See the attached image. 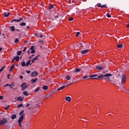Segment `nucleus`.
I'll use <instances>...</instances> for the list:
<instances>
[{"label":"nucleus","mask_w":129,"mask_h":129,"mask_svg":"<svg viewBox=\"0 0 129 129\" xmlns=\"http://www.w3.org/2000/svg\"><path fill=\"white\" fill-rule=\"evenodd\" d=\"M30 50H35V46H32L30 47Z\"/></svg>","instance_id":"4c0bfd02"},{"label":"nucleus","mask_w":129,"mask_h":129,"mask_svg":"<svg viewBox=\"0 0 129 129\" xmlns=\"http://www.w3.org/2000/svg\"><path fill=\"white\" fill-rule=\"evenodd\" d=\"M122 46H123V44L120 43L118 44L117 48H122Z\"/></svg>","instance_id":"c85d7f7f"},{"label":"nucleus","mask_w":129,"mask_h":129,"mask_svg":"<svg viewBox=\"0 0 129 129\" xmlns=\"http://www.w3.org/2000/svg\"><path fill=\"white\" fill-rule=\"evenodd\" d=\"M8 122V118H4L0 121V125H3Z\"/></svg>","instance_id":"f03ea898"},{"label":"nucleus","mask_w":129,"mask_h":129,"mask_svg":"<svg viewBox=\"0 0 129 129\" xmlns=\"http://www.w3.org/2000/svg\"><path fill=\"white\" fill-rule=\"evenodd\" d=\"M10 15H11V13L8 12V13H4V16L7 18L8 17H9V16H10Z\"/></svg>","instance_id":"a211bd4d"},{"label":"nucleus","mask_w":129,"mask_h":129,"mask_svg":"<svg viewBox=\"0 0 129 129\" xmlns=\"http://www.w3.org/2000/svg\"><path fill=\"white\" fill-rule=\"evenodd\" d=\"M9 86H10V88H13V87H14V86H15V85H14V83H12V84H10L9 85Z\"/></svg>","instance_id":"473e14b6"},{"label":"nucleus","mask_w":129,"mask_h":129,"mask_svg":"<svg viewBox=\"0 0 129 129\" xmlns=\"http://www.w3.org/2000/svg\"><path fill=\"white\" fill-rule=\"evenodd\" d=\"M86 45V44L84 42H82V43H80V47H82L85 46Z\"/></svg>","instance_id":"aec40b11"},{"label":"nucleus","mask_w":129,"mask_h":129,"mask_svg":"<svg viewBox=\"0 0 129 129\" xmlns=\"http://www.w3.org/2000/svg\"><path fill=\"white\" fill-rule=\"evenodd\" d=\"M88 51H89V49H85L84 50H82L81 51V53H82V54H86V53H87V52H88Z\"/></svg>","instance_id":"4468645a"},{"label":"nucleus","mask_w":129,"mask_h":129,"mask_svg":"<svg viewBox=\"0 0 129 129\" xmlns=\"http://www.w3.org/2000/svg\"><path fill=\"white\" fill-rule=\"evenodd\" d=\"M80 35V32H78L76 35V37H78Z\"/></svg>","instance_id":"a19ab883"},{"label":"nucleus","mask_w":129,"mask_h":129,"mask_svg":"<svg viewBox=\"0 0 129 129\" xmlns=\"http://www.w3.org/2000/svg\"><path fill=\"white\" fill-rule=\"evenodd\" d=\"M81 71V69H76L74 71L75 73H79Z\"/></svg>","instance_id":"f3484780"},{"label":"nucleus","mask_w":129,"mask_h":129,"mask_svg":"<svg viewBox=\"0 0 129 129\" xmlns=\"http://www.w3.org/2000/svg\"><path fill=\"white\" fill-rule=\"evenodd\" d=\"M29 65H32V63H31V59L28 60L26 63V66L28 67Z\"/></svg>","instance_id":"f8f14e48"},{"label":"nucleus","mask_w":129,"mask_h":129,"mask_svg":"<svg viewBox=\"0 0 129 129\" xmlns=\"http://www.w3.org/2000/svg\"><path fill=\"white\" fill-rule=\"evenodd\" d=\"M26 29H30V26H27Z\"/></svg>","instance_id":"e2e57ef3"},{"label":"nucleus","mask_w":129,"mask_h":129,"mask_svg":"<svg viewBox=\"0 0 129 129\" xmlns=\"http://www.w3.org/2000/svg\"><path fill=\"white\" fill-rule=\"evenodd\" d=\"M3 98H4V96H0V100H2V99H3Z\"/></svg>","instance_id":"8fccbe9b"},{"label":"nucleus","mask_w":129,"mask_h":129,"mask_svg":"<svg viewBox=\"0 0 129 129\" xmlns=\"http://www.w3.org/2000/svg\"><path fill=\"white\" fill-rule=\"evenodd\" d=\"M15 64H13L11 67H10L9 71L10 72H12V71H13V70H14V68H15Z\"/></svg>","instance_id":"2eb2a0df"},{"label":"nucleus","mask_w":129,"mask_h":129,"mask_svg":"<svg viewBox=\"0 0 129 129\" xmlns=\"http://www.w3.org/2000/svg\"><path fill=\"white\" fill-rule=\"evenodd\" d=\"M40 56H41V55L40 54H37V55L34 58V60H38V59H39V57H40Z\"/></svg>","instance_id":"a878e982"},{"label":"nucleus","mask_w":129,"mask_h":129,"mask_svg":"<svg viewBox=\"0 0 129 129\" xmlns=\"http://www.w3.org/2000/svg\"><path fill=\"white\" fill-rule=\"evenodd\" d=\"M90 78H92V77H97V75H91L89 76Z\"/></svg>","instance_id":"7c9ffc66"},{"label":"nucleus","mask_w":129,"mask_h":129,"mask_svg":"<svg viewBox=\"0 0 129 129\" xmlns=\"http://www.w3.org/2000/svg\"><path fill=\"white\" fill-rule=\"evenodd\" d=\"M2 50H3V48L0 47V52H1V51H2Z\"/></svg>","instance_id":"69168bd1"},{"label":"nucleus","mask_w":129,"mask_h":129,"mask_svg":"<svg viewBox=\"0 0 129 129\" xmlns=\"http://www.w3.org/2000/svg\"><path fill=\"white\" fill-rule=\"evenodd\" d=\"M87 77H88L87 76H85L83 78V79H85L87 78Z\"/></svg>","instance_id":"6e6d98bb"},{"label":"nucleus","mask_w":129,"mask_h":129,"mask_svg":"<svg viewBox=\"0 0 129 129\" xmlns=\"http://www.w3.org/2000/svg\"><path fill=\"white\" fill-rule=\"evenodd\" d=\"M42 89H43V90H47V89H48V86H43L42 87Z\"/></svg>","instance_id":"412c9836"},{"label":"nucleus","mask_w":129,"mask_h":129,"mask_svg":"<svg viewBox=\"0 0 129 129\" xmlns=\"http://www.w3.org/2000/svg\"><path fill=\"white\" fill-rule=\"evenodd\" d=\"M14 61H15V58H13V59L12 60V62L14 63Z\"/></svg>","instance_id":"052dcab7"},{"label":"nucleus","mask_w":129,"mask_h":129,"mask_svg":"<svg viewBox=\"0 0 129 129\" xmlns=\"http://www.w3.org/2000/svg\"><path fill=\"white\" fill-rule=\"evenodd\" d=\"M14 22H16V23H19L20 22H24V19L23 17L19 18V19H14L11 21V23H14Z\"/></svg>","instance_id":"7ed1b4c3"},{"label":"nucleus","mask_w":129,"mask_h":129,"mask_svg":"<svg viewBox=\"0 0 129 129\" xmlns=\"http://www.w3.org/2000/svg\"><path fill=\"white\" fill-rule=\"evenodd\" d=\"M98 8H101V9H102V8H107V6H106V5H101V4L100 3H98L97 4Z\"/></svg>","instance_id":"0eeeda50"},{"label":"nucleus","mask_w":129,"mask_h":129,"mask_svg":"<svg viewBox=\"0 0 129 129\" xmlns=\"http://www.w3.org/2000/svg\"><path fill=\"white\" fill-rule=\"evenodd\" d=\"M21 66H22V67H25V66H26V62L25 61H23V62L21 63Z\"/></svg>","instance_id":"cd10ccee"},{"label":"nucleus","mask_w":129,"mask_h":129,"mask_svg":"<svg viewBox=\"0 0 129 129\" xmlns=\"http://www.w3.org/2000/svg\"><path fill=\"white\" fill-rule=\"evenodd\" d=\"M69 21L71 22L72 21H73V18H69Z\"/></svg>","instance_id":"a18cd8bd"},{"label":"nucleus","mask_w":129,"mask_h":129,"mask_svg":"<svg viewBox=\"0 0 129 129\" xmlns=\"http://www.w3.org/2000/svg\"><path fill=\"white\" fill-rule=\"evenodd\" d=\"M39 37H40V38H43V35H40L39 36Z\"/></svg>","instance_id":"680f3d73"},{"label":"nucleus","mask_w":129,"mask_h":129,"mask_svg":"<svg viewBox=\"0 0 129 129\" xmlns=\"http://www.w3.org/2000/svg\"><path fill=\"white\" fill-rule=\"evenodd\" d=\"M66 101H68V102H70L71 101V97L70 96H68L66 97Z\"/></svg>","instance_id":"ddd939ff"},{"label":"nucleus","mask_w":129,"mask_h":129,"mask_svg":"<svg viewBox=\"0 0 129 129\" xmlns=\"http://www.w3.org/2000/svg\"><path fill=\"white\" fill-rule=\"evenodd\" d=\"M29 105H30V104H27L25 106H26V107H29Z\"/></svg>","instance_id":"5fc2aeb1"},{"label":"nucleus","mask_w":129,"mask_h":129,"mask_svg":"<svg viewBox=\"0 0 129 129\" xmlns=\"http://www.w3.org/2000/svg\"><path fill=\"white\" fill-rule=\"evenodd\" d=\"M10 84H7L4 86V87H7V86H10Z\"/></svg>","instance_id":"de8ad7c7"},{"label":"nucleus","mask_w":129,"mask_h":129,"mask_svg":"<svg viewBox=\"0 0 129 129\" xmlns=\"http://www.w3.org/2000/svg\"><path fill=\"white\" fill-rule=\"evenodd\" d=\"M37 106H38V105H36L35 107H31L28 108V110H30V109H34V108H35V107H37Z\"/></svg>","instance_id":"f704fd0d"},{"label":"nucleus","mask_w":129,"mask_h":129,"mask_svg":"<svg viewBox=\"0 0 129 129\" xmlns=\"http://www.w3.org/2000/svg\"><path fill=\"white\" fill-rule=\"evenodd\" d=\"M17 117V115L13 114L11 116L12 119H15Z\"/></svg>","instance_id":"5701e85b"},{"label":"nucleus","mask_w":129,"mask_h":129,"mask_svg":"<svg viewBox=\"0 0 129 129\" xmlns=\"http://www.w3.org/2000/svg\"><path fill=\"white\" fill-rule=\"evenodd\" d=\"M20 127V128H22V123H20V124H19Z\"/></svg>","instance_id":"4d7b16f0"},{"label":"nucleus","mask_w":129,"mask_h":129,"mask_svg":"<svg viewBox=\"0 0 129 129\" xmlns=\"http://www.w3.org/2000/svg\"><path fill=\"white\" fill-rule=\"evenodd\" d=\"M27 50V47H25L23 50V51L25 52Z\"/></svg>","instance_id":"3c124183"},{"label":"nucleus","mask_w":129,"mask_h":129,"mask_svg":"<svg viewBox=\"0 0 129 129\" xmlns=\"http://www.w3.org/2000/svg\"><path fill=\"white\" fill-rule=\"evenodd\" d=\"M35 52H36V50H35V49L31 50V54H34V53H35Z\"/></svg>","instance_id":"58836bf2"},{"label":"nucleus","mask_w":129,"mask_h":129,"mask_svg":"<svg viewBox=\"0 0 129 129\" xmlns=\"http://www.w3.org/2000/svg\"><path fill=\"white\" fill-rule=\"evenodd\" d=\"M14 60H16V61H17V62H19V61H20V56H15L14 57Z\"/></svg>","instance_id":"dca6fc26"},{"label":"nucleus","mask_w":129,"mask_h":129,"mask_svg":"<svg viewBox=\"0 0 129 129\" xmlns=\"http://www.w3.org/2000/svg\"><path fill=\"white\" fill-rule=\"evenodd\" d=\"M24 97H19L17 98V101H23L24 100Z\"/></svg>","instance_id":"9d476101"},{"label":"nucleus","mask_w":129,"mask_h":129,"mask_svg":"<svg viewBox=\"0 0 129 129\" xmlns=\"http://www.w3.org/2000/svg\"><path fill=\"white\" fill-rule=\"evenodd\" d=\"M24 119V115H22L20 116L18 119V122L19 124L21 125V123H22V121H23V120Z\"/></svg>","instance_id":"20e7f679"},{"label":"nucleus","mask_w":129,"mask_h":129,"mask_svg":"<svg viewBox=\"0 0 129 129\" xmlns=\"http://www.w3.org/2000/svg\"><path fill=\"white\" fill-rule=\"evenodd\" d=\"M53 93H54L53 92H51L48 95H47V97H50V96H51Z\"/></svg>","instance_id":"2f4dec72"},{"label":"nucleus","mask_w":129,"mask_h":129,"mask_svg":"<svg viewBox=\"0 0 129 129\" xmlns=\"http://www.w3.org/2000/svg\"><path fill=\"white\" fill-rule=\"evenodd\" d=\"M27 85V83H23L21 84V87L22 89V90H25V89H26L27 88V87H28V86H26Z\"/></svg>","instance_id":"423d86ee"},{"label":"nucleus","mask_w":129,"mask_h":129,"mask_svg":"<svg viewBox=\"0 0 129 129\" xmlns=\"http://www.w3.org/2000/svg\"><path fill=\"white\" fill-rule=\"evenodd\" d=\"M26 25H27V24L26 23L22 22V23H20V26H22V27H25V26H26Z\"/></svg>","instance_id":"4be33fe9"},{"label":"nucleus","mask_w":129,"mask_h":129,"mask_svg":"<svg viewBox=\"0 0 129 129\" xmlns=\"http://www.w3.org/2000/svg\"><path fill=\"white\" fill-rule=\"evenodd\" d=\"M127 28H129V24H127Z\"/></svg>","instance_id":"774afa93"},{"label":"nucleus","mask_w":129,"mask_h":129,"mask_svg":"<svg viewBox=\"0 0 129 129\" xmlns=\"http://www.w3.org/2000/svg\"><path fill=\"white\" fill-rule=\"evenodd\" d=\"M4 68H5V66L2 67L1 69H0V73L1 72H2V71H3V70H4Z\"/></svg>","instance_id":"c03bdc74"},{"label":"nucleus","mask_w":129,"mask_h":129,"mask_svg":"<svg viewBox=\"0 0 129 129\" xmlns=\"http://www.w3.org/2000/svg\"><path fill=\"white\" fill-rule=\"evenodd\" d=\"M9 108H10V105H8L7 107H5V109H6V110H7V109H9Z\"/></svg>","instance_id":"ea45409f"},{"label":"nucleus","mask_w":129,"mask_h":129,"mask_svg":"<svg viewBox=\"0 0 129 129\" xmlns=\"http://www.w3.org/2000/svg\"><path fill=\"white\" fill-rule=\"evenodd\" d=\"M16 30V31H17V32H19V29H15Z\"/></svg>","instance_id":"338daca9"},{"label":"nucleus","mask_w":129,"mask_h":129,"mask_svg":"<svg viewBox=\"0 0 129 129\" xmlns=\"http://www.w3.org/2000/svg\"><path fill=\"white\" fill-rule=\"evenodd\" d=\"M21 54H22V51H21V50L18 51L17 52V56H20V55H21Z\"/></svg>","instance_id":"c756f323"},{"label":"nucleus","mask_w":129,"mask_h":129,"mask_svg":"<svg viewBox=\"0 0 129 129\" xmlns=\"http://www.w3.org/2000/svg\"><path fill=\"white\" fill-rule=\"evenodd\" d=\"M31 76L32 77H34V76H37L38 75V73L36 71H34L31 73Z\"/></svg>","instance_id":"1a4fd4ad"},{"label":"nucleus","mask_w":129,"mask_h":129,"mask_svg":"<svg viewBox=\"0 0 129 129\" xmlns=\"http://www.w3.org/2000/svg\"><path fill=\"white\" fill-rule=\"evenodd\" d=\"M23 106V104H20L18 105V107H22V106Z\"/></svg>","instance_id":"79ce46f5"},{"label":"nucleus","mask_w":129,"mask_h":129,"mask_svg":"<svg viewBox=\"0 0 129 129\" xmlns=\"http://www.w3.org/2000/svg\"><path fill=\"white\" fill-rule=\"evenodd\" d=\"M10 29H11V30L12 32H14L15 30V26H11L10 27Z\"/></svg>","instance_id":"b1692460"},{"label":"nucleus","mask_w":129,"mask_h":129,"mask_svg":"<svg viewBox=\"0 0 129 129\" xmlns=\"http://www.w3.org/2000/svg\"><path fill=\"white\" fill-rule=\"evenodd\" d=\"M71 2H72L71 0H69V3H70V4H71Z\"/></svg>","instance_id":"0e129e2a"},{"label":"nucleus","mask_w":129,"mask_h":129,"mask_svg":"<svg viewBox=\"0 0 129 129\" xmlns=\"http://www.w3.org/2000/svg\"><path fill=\"white\" fill-rule=\"evenodd\" d=\"M20 78L21 79H23V78H24V77H23V76H21L20 77Z\"/></svg>","instance_id":"13d9d810"},{"label":"nucleus","mask_w":129,"mask_h":129,"mask_svg":"<svg viewBox=\"0 0 129 129\" xmlns=\"http://www.w3.org/2000/svg\"><path fill=\"white\" fill-rule=\"evenodd\" d=\"M55 18V19H57V18H59V16L57 15L56 16L54 17Z\"/></svg>","instance_id":"bf43d9fd"},{"label":"nucleus","mask_w":129,"mask_h":129,"mask_svg":"<svg viewBox=\"0 0 129 129\" xmlns=\"http://www.w3.org/2000/svg\"><path fill=\"white\" fill-rule=\"evenodd\" d=\"M110 76H112V75L111 74H106L104 75H100L98 76L97 78H90V79H96L98 80L100 79V78H105V77H110Z\"/></svg>","instance_id":"f257e3e1"},{"label":"nucleus","mask_w":129,"mask_h":129,"mask_svg":"<svg viewBox=\"0 0 129 129\" xmlns=\"http://www.w3.org/2000/svg\"><path fill=\"white\" fill-rule=\"evenodd\" d=\"M96 69L98 70H102L103 69V67L98 66L96 67Z\"/></svg>","instance_id":"9b49d317"},{"label":"nucleus","mask_w":129,"mask_h":129,"mask_svg":"<svg viewBox=\"0 0 129 129\" xmlns=\"http://www.w3.org/2000/svg\"><path fill=\"white\" fill-rule=\"evenodd\" d=\"M24 112V110H23L22 111H21L20 113V115H22V114Z\"/></svg>","instance_id":"49530a36"},{"label":"nucleus","mask_w":129,"mask_h":129,"mask_svg":"<svg viewBox=\"0 0 129 129\" xmlns=\"http://www.w3.org/2000/svg\"><path fill=\"white\" fill-rule=\"evenodd\" d=\"M10 76H11V75H8L7 76V78H8V79H11V78H10Z\"/></svg>","instance_id":"864d4df0"},{"label":"nucleus","mask_w":129,"mask_h":129,"mask_svg":"<svg viewBox=\"0 0 129 129\" xmlns=\"http://www.w3.org/2000/svg\"><path fill=\"white\" fill-rule=\"evenodd\" d=\"M121 83H125V81L126 79L125 78V75H122L121 77Z\"/></svg>","instance_id":"39448f33"},{"label":"nucleus","mask_w":129,"mask_h":129,"mask_svg":"<svg viewBox=\"0 0 129 129\" xmlns=\"http://www.w3.org/2000/svg\"><path fill=\"white\" fill-rule=\"evenodd\" d=\"M38 79H31V83H35V82H37Z\"/></svg>","instance_id":"6ab92c4d"},{"label":"nucleus","mask_w":129,"mask_h":129,"mask_svg":"<svg viewBox=\"0 0 129 129\" xmlns=\"http://www.w3.org/2000/svg\"><path fill=\"white\" fill-rule=\"evenodd\" d=\"M52 9H53V5L50 4L49 9V10H52Z\"/></svg>","instance_id":"72a5a7b5"},{"label":"nucleus","mask_w":129,"mask_h":129,"mask_svg":"<svg viewBox=\"0 0 129 129\" xmlns=\"http://www.w3.org/2000/svg\"><path fill=\"white\" fill-rule=\"evenodd\" d=\"M39 90H40V87H37L34 91V92L36 93L37 92H38V91H39Z\"/></svg>","instance_id":"bb28decb"},{"label":"nucleus","mask_w":129,"mask_h":129,"mask_svg":"<svg viewBox=\"0 0 129 129\" xmlns=\"http://www.w3.org/2000/svg\"><path fill=\"white\" fill-rule=\"evenodd\" d=\"M66 78L67 80H70L71 79V77H70V76H67Z\"/></svg>","instance_id":"c9c22d12"},{"label":"nucleus","mask_w":129,"mask_h":129,"mask_svg":"<svg viewBox=\"0 0 129 129\" xmlns=\"http://www.w3.org/2000/svg\"><path fill=\"white\" fill-rule=\"evenodd\" d=\"M30 72H31V71H26V73H27V74H30Z\"/></svg>","instance_id":"09e8293b"},{"label":"nucleus","mask_w":129,"mask_h":129,"mask_svg":"<svg viewBox=\"0 0 129 129\" xmlns=\"http://www.w3.org/2000/svg\"><path fill=\"white\" fill-rule=\"evenodd\" d=\"M19 42V39L18 38L15 39V43H18Z\"/></svg>","instance_id":"37998d69"},{"label":"nucleus","mask_w":129,"mask_h":129,"mask_svg":"<svg viewBox=\"0 0 129 129\" xmlns=\"http://www.w3.org/2000/svg\"><path fill=\"white\" fill-rule=\"evenodd\" d=\"M106 16L107 17V18H111V16H110L109 13H107Z\"/></svg>","instance_id":"e433bc0d"},{"label":"nucleus","mask_w":129,"mask_h":129,"mask_svg":"<svg viewBox=\"0 0 129 129\" xmlns=\"http://www.w3.org/2000/svg\"><path fill=\"white\" fill-rule=\"evenodd\" d=\"M35 61H36V60L33 58L32 60V63H34V62H35Z\"/></svg>","instance_id":"603ef678"},{"label":"nucleus","mask_w":129,"mask_h":129,"mask_svg":"<svg viewBox=\"0 0 129 129\" xmlns=\"http://www.w3.org/2000/svg\"><path fill=\"white\" fill-rule=\"evenodd\" d=\"M24 95H25V96H29V93H28V92L24 91L23 92Z\"/></svg>","instance_id":"393cba45"},{"label":"nucleus","mask_w":129,"mask_h":129,"mask_svg":"<svg viewBox=\"0 0 129 129\" xmlns=\"http://www.w3.org/2000/svg\"><path fill=\"white\" fill-rule=\"evenodd\" d=\"M69 85H70V84L67 85L66 86H63L62 87H60V88H59L57 89V90H58V91H60V90H61V89H63V88H65V87H67V86H69Z\"/></svg>","instance_id":"6e6552de"}]
</instances>
